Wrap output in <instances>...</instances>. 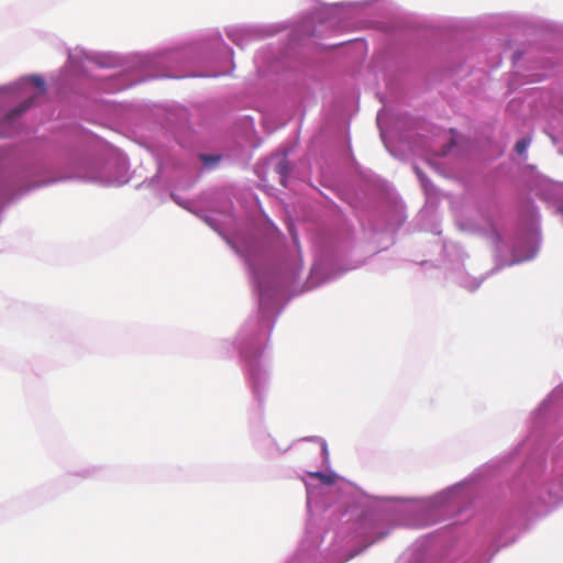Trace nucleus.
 <instances>
[{"instance_id":"0eeeda50","label":"nucleus","mask_w":563,"mask_h":563,"mask_svg":"<svg viewBox=\"0 0 563 563\" xmlns=\"http://www.w3.org/2000/svg\"><path fill=\"white\" fill-rule=\"evenodd\" d=\"M413 168H415V170H416L417 176H418L420 179H422V175L420 174V169H419V167H418V166H415Z\"/></svg>"},{"instance_id":"f03ea898","label":"nucleus","mask_w":563,"mask_h":563,"mask_svg":"<svg viewBox=\"0 0 563 563\" xmlns=\"http://www.w3.org/2000/svg\"><path fill=\"white\" fill-rule=\"evenodd\" d=\"M277 169H278V173L280 174L282 178H285V176H286V175H287V173H288L287 162H286V161H282V162L277 165Z\"/></svg>"},{"instance_id":"423d86ee","label":"nucleus","mask_w":563,"mask_h":563,"mask_svg":"<svg viewBox=\"0 0 563 563\" xmlns=\"http://www.w3.org/2000/svg\"><path fill=\"white\" fill-rule=\"evenodd\" d=\"M313 476H314V477H318V478H320V479H322V481H324V482H328V476H327V475H324V474H322V473H320V472L314 473V474H313Z\"/></svg>"},{"instance_id":"7ed1b4c3","label":"nucleus","mask_w":563,"mask_h":563,"mask_svg":"<svg viewBox=\"0 0 563 563\" xmlns=\"http://www.w3.org/2000/svg\"><path fill=\"white\" fill-rule=\"evenodd\" d=\"M31 80H32V82H33L37 88H40L42 91H44V89H45V82H44V80H43L41 77H38V76H32Z\"/></svg>"},{"instance_id":"6e6552de","label":"nucleus","mask_w":563,"mask_h":563,"mask_svg":"<svg viewBox=\"0 0 563 563\" xmlns=\"http://www.w3.org/2000/svg\"><path fill=\"white\" fill-rule=\"evenodd\" d=\"M27 107H29V106H22V107L18 110V112H19V113L23 112Z\"/></svg>"},{"instance_id":"39448f33","label":"nucleus","mask_w":563,"mask_h":563,"mask_svg":"<svg viewBox=\"0 0 563 563\" xmlns=\"http://www.w3.org/2000/svg\"><path fill=\"white\" fill-rule=\"evenodd\" d=\"M408 148L410 152L418 153L420 151V145L416 144L415 147H411L409 142L402 143V150Z\"/></svg>"},{"instance_id":"f257e3e1","label":"nucleus","mask_w":563,"mask_h":563,"mask_svg":"<svg viewBox=\"0 0 563 563\" xmlns=\"http://www.w3.org/2000/svg\"><path fill=\"white\" fill-rule=\"evenodd\" d=\"M528 146H529V140L522 139L516 143L515 150L519 155H521L526 152Z\"/></svg>"},{"instance_id":"20e7f679","label":"nucleus","mask_w":563,"mask_h":563,"mask_svg":"<svg viewBox=\"0 0 563 563\" xmlns=\"http://www.w3.org/2000/svg\"><path fill=\"white\" fill-rule=\"evenodd\" d=\"M201 159L207 164V165H211V164H216L219 162L220 157L219 156H208V155H201Z\"/></svg>"}]
</instances>
